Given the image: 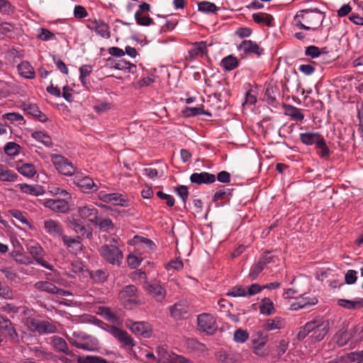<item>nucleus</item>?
<instances>
[{
  "mask_svg": "<svg viewBox=\"0 0 363 363\" xmlns=\"http://www.w3.org/2000/svg\"><path fill=\"white\" fill-rule=\"evenodd\" d=\"M99 215V211L94 205L84 204L77 208V212L72 215L69 220L76 233L84 235L86 224L96 223Z\"/></svg>",
  "mask_w": 363,
  "mask_h": 363,
  "instance_id": "obj_1",
  "label": "nucleus"
},
{
  "mask_svg": "<svg viewBox=\"0 0 363 363\" xmlns=\"http://www.w3.org/2000/svg\"><path fill=\"white\" fill-rule=\"evenodd\" d=\"M325 18V13L316 8L298 11L293 20V25L306 30H317Z\"/></svg>",
  "mask_w": 363,
  "mask_h": 363,
  "instance_id": "obj_2",
  "label": "nucleus"
},
{
  "mask_svg": "<svg viewBox=\"0 0 363 363\" xmlns=\"http://www.w3.org/2000/svg\"><path fill=\"white\" fill-rule=\"evenodd\" d=\"M157 357L152 353L148 352L145 354L149 359L148 363H193L190 359L174 353L169 354L163 347L156 348Z\"/></svg>",
  "mask_w": 363,
  "mask_h": 363,
  "instance_id": "obj_3",
  "label": "nucleus"
},
{
  "mask_svg": "<svg viewBox=\"0 0 363 363\" xmlns=\"http://www.w3.org/2000/svg\"><path fill=\"white\" fill-rule=\"evenodd\" d=\"M69 341L77 348L86 351H95L99 346L96 338L84 333L74 332Z\"/></svg>",
  "mask_w": 363,
  "mask_h": 363,
  "instance_id": "obj_4",
  "label": "nucleus"
},
{
  "mask_svg": "<svg viewBox=\"0 0 363 363\" xmlns=\"http://www.w3.org/2000/svg\"><path fill=\"white\" fill-rule=\"evenodd\" d=\"M118 298L127 308H132L133 306H140L143 303V301L139 297L137 288L134 285L125 286L120 291Z\"/></svg>",
  "mask_w": 363,
  "mask_h": 363,
  "instance_id": "obj_5",
  "label": "nucleus"
},
{
  "mask_svg": "<svg viewBox=\"0 0 363 363\" xmlns=\"http://www.w3.org/2000/svg\"><path fill=\"white\" fill-rule=\"evenodd\" d=\"M197 328L207 335H213L218 330L216 318L210 313L199 314L197 316Z\"/></svg>",
  "mask_w": 363,
  "mask_h": 363,
  "instance_id": "obj_6",
  "label": "nucleus"
},
{
  "mask_svg": "<svg viewBox=\"0 0 363 363\" xmlns=\"http://www.w3.org/2000/svg\"><path fill=\"white\" fill-rule=\"evenodd\" d=\"M100 255L111 264H119L123 259V253L119 248L113 245H105L99 249Z\"/></svg>",
  "mask_w": 363,
  "mask_h": 363,
  "instance_id": "obj_7",
  "label": "nucleus"
},
{
  "mask_svg": "<svg viewBox=\"0 0 363 363\" xmlns=\"http://www.w3.org/2000/svg\"><path fill=\"white\" fill-rule=\"evenodd\" d=\"M50 159L60 173L66 176H72L75 174L76 168L72 163L65 157L60 155L53 154L51 155Z\"/></svg>",
  "mask_w": 363,
  "mask_h": 363,
  "instance_id": "obj_8",
  "label": "nucleus"
},
{
  "mask_svg": "<svg viewBox=\"0 0 363 363\" xmlns=\"http://www.w3.org/2000/svg\"><path fill=\"white\" fill-rule=\"evenodd\" d=\"M86 26L103 38L108 39L111 37L109 26L101 19L89 18L86 20Z\"/></svg>",
  "mask_w": 363,
  "mask_h": 363,
  "instance_id": "obj_9",
  "label": "nucleus"
},
{
  "mask_svg": "<svg viewBox=\"0 0 363 363\" xmlns=\"http://www.w3.org/2000/svg\"><path fill=\"white\" fill-rule=\"evenodd\" d=\"M310 324L313 328L311 331V337L315 342L322 340L328 333L329 323L327 320L317 318L310 321Z\"/></svg>",
  "mask_w": 363,
  "mask_h": 363,
  "instance_id": "obj_10",
  "label": "nucleus"
},
{
  "mask_svg": "<svg viewBox=\"0 0 363 363\" xmlns=\"http://www.w3.org/2000/svg\"><path fill=\"white\" fill-rule=\"evenodd\" d=\"M73 182L82 191L86 194L96 192L99 189V186L91 177L82 174H75Z\"/></svg>",
  "mask_w": 363,
  "mask_h": 363,
  "instance_id": "obj_11",
  "label": "nucleus"
},
{
  "mask_svg": "<svg viewBox=\"0 0 363 363\" xmlns=\"http://www.w3.org/2000/svg\"><path fill=\"white\" fill-rule=\"evenodd\" d=\"M27 250L37 264L48 269L52 270V265L45 259V250L38 243L34 242L28 245Z\"/></svg>",
  "mask_w": 363,
  "mask_h": 363,
  "instance_id": "obj_12",
  "label": "nucleus"
},
{
  "mask_svg": "<svg viewBox=\"0 0 363 363\" xmlns=\"http://www.w3.org/2000/svg\"><path fill=\"white\" fill-rule=\"evenodd\" d=\"M98 198L103 202L121 206H127L128 203L127 197L120 193L107 194L101 191L98 193Z\"/></svg>",
  "mask_w": 363,
  "mask_h": 363,
  "instance_id": "obj_13",
  "label": "nucleus"
},
{
  "mask_svg": "<svg viewBox=\"0 0 363 363\" xmlns=\"http://www.w3.org/2000/svg\"><path fill=\"white\" fill-rule=\"evenodd\" d=\"M71 199H48L43 201V205L53 212L64 213L68 211L69 200Z\"/></svg>",
  "mask_w": 363,
  "mask_h": 363,
  "instance_id": "obj_14",
  "label": "nucleus"
},
{
  "mask_svg": "<svg viewBox=\"0 0 363 363\" xmlns=\"http://www.w3.org/2000/svg\"><path fill=\"white\" fill-rule=\"evenodd\" d=\"M208 52L206 41L196 42L192 44L191 48L188 51L186 59L189 62H193L197 57L206 55Z\"/></svg>",
  "mask_w": 363,
  "mask_h": 363,
  "instance_id": "obj_15",
  "label": "nucleus"
},
{
  "mask_svg": "<svg viewBox=\"0 0 363 363\" xmlns=\"http://www.w3.org/2000/svg\"><path fill=\"white\" fill-rule=\"evenodd\" d=\"M29 324L32 330L40 334L54 333L57 330V328L47 320H31Z\"/></svg>",
  "mask_w": 363,
  "mask_h": 363,
  "instance_id": "obj_16",
  "label": "nucleus"
},
{
  "mask_svg": "<svg viewBox=\"0 0 363 363\" xmlns=\"http://www.w3.org/2000/svg\"><path fill=\"white\" fill-rule=\"evenodd\" d=\"M251 340L255 353L259 355L262 354L261 351L267 342V335L264 332L258 330L252 335Z\"/></svg>",
  "mask_w": 363,
  "mask_h": 363,
  "instance_id": "obj_17",
  "label": "nucleus"
},
{
  "mask_svg": "<svg viewBox=\"0 0 363 363\" xmlns=\"http://www.w3.org/2000/svg\"><path fill=\"white\" fill-rule=\"evenodd\" d=\"M108 332L124 346L133 347L135 345L133 338L125 330L112 326L109 328Z\"/></svg>",
  "mask_w": 363,
  "mask_h": 363,
  "instance_id": "obj_18",
  "label": "nucleus"
},
{
  "mask_svg": "<svg viewBox=\"0 0 363 363\" xmlns=\"http://www.w3.org/2000/svg\"><path fill=\"white\" fill-rule=\"evenodd\" d=\"M238 48L246 55L255 54L261 56L264 53V49L260 48L256 42L251 40H242Z\"/></svg>",
  "mask_w": 363,
  "mask_h": 363,
  "instance_id": "obj_19",
  "label": "nucleus"
},
{
  "mask_svg": "<svg viewBox=\"0 0 363 363\" xmlns=\"http://www.w3.org/2000/svg\"><path fill=\"white\" fill-rule=\"evenodd\" d=\"M127 326L137 336L148 337L151 335L149 325L145 322L132 323L130 321L127 323Z\"/></svg>",
  "mask_w": 363,
  "mask_h": 363,
  "instance_id": "obj_20",
  "label": "nucleus"
},
{
  "mask_svg": "<svg viewBox=\"0 0 363 363\" xmlns=\"http://www.w3.org/2000/svg\"><path fill=\"white\" fill-rule=\"evenodd\" d=\"M286 325L285 318L279 316L266 320L263 328L267 332L284 329Z\"/></svg>",
  "mask_w": 363,
  "mask_h": 363,
  "instance_id": "obj_21",
  "label": "nucleus"
},
{
  "mask_svg": "<svg viewBox=\"0 0 363 363\" xmlns=\"http://www.w3.org/2000/svg\"><path fill=\"white\" fill-rule=\"evenodd\" d=\"M216 176L213 174L202 172L201 173H193L190 176V181L193 184L201 185L203 184H212L216 181Z\"/></svg>",
  "mask_w": 363,
  "mask_h": 363,
  "instance_id": "obj_22",
  "label": "nucleus"
},
{
  "mask_svg": "<svg viewBox=\"0 0 363 363\" xmlns=\"http://www.w3.org/2000/svg\"><path fill=\"white\" fill-rule=\"evenodd\" d=\"M358 329L356 326L349 330H340L335 334L336 343L340 347L345 345L354 337Z\"/></svg>",
  "mask_w": 363,
  "mask_h": 363,
  "instance_id": "obj_23",
  "label": "nucleus"
},
{
  "mask_svg": "<svg viewBox=\"0 0 363 363\" xmlns=\"http://www.w3.org/2000/svg\"><path fill=\"white\" fill-rule=\"evenodd\" d=\"M62 241L65 245H66L68 248L69 251L75 255H77L79 252H80L82 249V244L79 236H77L76 238H72L67 235H63Z\"/></svg>",
  "mask_w": 363,
  "mask_h": 363,
  "instance_id": "obj_24",
  "label": "nucleus"
},
{
  "mask_svg": "<svg viewBox=\"0 0 363 363\" xmlns=\"http://www.w3.org/2000/svg\"><path fill=\"white\" fill-rule=\"evenodd\" d=\"M45 232L55 238L62 235V228L60 223L52 219H48L44 221Z\"/></svg>",
  "mask_w": 363,
  "mask_h": 363,
  "instance_id": "obj_25",
  "label": "nucleus"
},
{
  "mask_svg": "<svg viewBox=\"0 0 363 363\" xmlns=\"http://www.w3.org/2000/svg\"><path fill=\"white\" fill-rule=\"evenodd\" d=\"M135 249L141 252L142 251L149 253L152 251L155 247V243L150 239L143 237H135Z\"/></svg>",
  "mask_w": 363,
  "mask_h": 363,
  "instance_id": "obj_26",
  "label": "nucleus"
},
{
  "mask_svg": "<svg viewBox=\"0 0 363 363\" xmlns=\"http://www.w3.org/2000/svg\"><path fill=\"white\" fill-rule=\"evenodd\" d=\"M51 345L57 352H62L68 356L73 357L74 354L69 350L66 341L61 337L53 336L51 337Z\"/></svg>",
  "mask_w": 363,
  "mask_h": 363,
  "instance_id": "obj_27",
  "label": "nucleus"
},
{
  "mask_svg": "<svg viewBox=\"0 0 363 363\" xmlns=\"http://www.w3.org/2000/svg\"><path fill=\"white\" fill-rule=\"evenodd\" d=\"M145 289L156 298L157 301H162L166 296L165 289L159 284L147 283L144 286Z\"/></svg>",
  "mask_w": 363,
  "mask_h": 363,
  "instance_id": "obj_28",
  "label": "nucleus"
},
{
  "mask_svg": "<svg viewBox=\"0 0 363 363\" xmlns=\"http://www.w3.org/2000/svg\"><path fill=\"white\" fill-rule=\"evenodd\" d=\"M23 193L31 196H41L44 194L45 190L41 185L39 184H18L17 186Z\"/></svg>",
  "mask_w": 363,
  "mask_h": 363,
  "instance_id": "obj_29",
  "label": "nucleus"
},
{
  "mask_svg": "<svg viewBox=\"0 0 363 363\" xmlns=\"http://www.w3.org/2000/svg\"><path fill=\"white\" fill-rule=\"evenodd\" d=\"M18 74L26 79H32L35 78V73L34 68L27 61L21 62L17 67Z\"/></svg>",
  "mask_w": 363,
  "mask_h": 363,
  "instance_id": "obj_30",
  "label": "nucleus"
},
{
  "mask_svg": "<svg viewBox=\"0 0 363 363\" xmlns=\"http://www.w3.org/2000/svg\"><path fill=\"white\" fill-rule=\"evenodd\" d=\"M98 313L100 314L105 320L116 325L121 323V320L116 314L111 310L110 308L101 306L98 308Z\"/></svg>",
  "mask_w": 363,
  "mask_h": 363,
  "instance_id": "obj_31",
  "label": "nucleus"
},
{
  "mask_svg": "<svg viewBox=\"0 0 363 363\" xmlns=\"http://www.w3.org/2000/svg\"><path fill=\"white\" fill-rule=\"evenodd\" d=\"M337 304L338 306L349 310L359 309L363 308V298H359L356 300L340 298L338 299Z\"/></svg>",
  "mask_w": 363,
  "mask_h": 363,
  "instance_id": "obj_32",
  "label": "nucleus"
},
{
  "mask_svg": "<svg viewBox=\"0 0 363 363\" xmlns=\"http://www.w3.org/2000/svg\"><path fill=\"white\" fill-rule=\"evenodd\" d=\"M252 17L253 21L257 24L269 27L272 26L274 18L270 14L259 12L253 13Z\"/></svg>",
  "mask_w": 363,
  "mask_h": 363,
  "instance_id": "obj_33",
  "label": "nucleus"
},
{
  "mask_svg": "<svg viewBox=\"0 0 363 363\" xmlns=\"http://www.w3.org/2000/svg\"><path fill=\"white\" fill-rule=\"evenodd\" d=\"M259 309L260 313L265 315H270L275 312L274 303L269 298H264L261 301Z\"/></svg>",
  "mask_w": 363,
  "mask_h": 363,
  "instance_id": "obj_34",
  "label": "nucleus"
},
{
  "mask_svg": "<svg viewBox=\"0 0 363 363\" xmlns=\"http://www.w3.org/2000/svg\"><path fill=\"white\" fill-rule=\"evenodd\" d=\"M35 289L55 294L57 291V287L52 283L48 281H38L34 284Z\"/></svg>",
  "mask_w": 363,
  "mask_h": 363,
  "instance_id": "obj_35",
  "label": "nucleus"
},
{
  "mask_svg": "<svg viewBox=\"0 0 363 363\" xmlns=\"http://www.w3.org/2000/svg\"><path fill=\"white\" fill-rule=\"evenodd\" d=\"M321 138V135L318 133H300L301 141L307 145H312L317 144L319 140Z\"/></svg>",
  "mask_w": 363,
  "mask_h": 363,
  "instance_id": "obj_36",
  "label": "nucleus"
},
{
  "mask_svg": "<svg viewBox=\"0 0 363 363\" xmlns=\"http://www.w3.org/2000/svg\"><path fill=\"white\" fill-rule=\"evenodd\" d=\"M279 89L277 86L269 84L264 91V100L271 105H274L277 100Z\"/></svg>",
  "mask_w": 363,
  "mask_h": 363,
  "instance_id": "obj_37",
  "label": "nucleus"
},
{
  "mask_svg": "<svg viewBox=\"0 0 363 363\" xmlns=\"http://www.w3.org/2000/svg\"><path fill=\"white\" fill-rule=\"evenodd\" d=\"M113 67L119 70H125L132 74L135 73L137 70L135 65L123 60H117L114 65H113Z\"/></svg>",
  "mask_w": 363,
  "mask_h": 363,
  "instance_id": "obj_38",
  "label": "nucleus"
},
{
  "mask_svg": "<svg viewBox=\"0 0 363 363\" xmlns=\"http://www.w3.org/2000/svg\"><path fill=\"white\" fill-rule=\"evenodd\" d=\"M285 114L296 121H301L304 119V114L301 110L291 105L285 106Z\"/></svg>",
  "mask_w": 363,
  "mask_h": 363,
  "instance_id": "obj_39",
  "label": "nucleus"
},
{
  "mask_svg": "<svg viewBox=\"0 0 363 363\" xmlns=\"http://www.w3.org/2000/svg\"><path fill=\"white\" fill-rule=\"evenodd\" d=\"M84 270V265L82 262L77 260L70 264V269L65 270V274L68 277L74 278L76 274H79Z\"/></svg>",
  "mask_w": 363,
  "mask_h": 363,
  "instance_id": "obj_40",
  "label": "nucleus"
},
{
  "mask_svg": "<svg viewBox=\"0 0 363 363\" xmlns=\"http://www.w3.org/2000/svg\"><path fill=\"white\" fill-rule=\"evenodd\" d=\"M143 259V257L142 256V253L135 249L128 256L127 262L129 267L136 268L140 264Z\"/></svg>",
  "mask_w": 363,
  "mask_h": 363,
  "instance_id": "obj_41",
  "label": "nucleus"
},
{
  "mask_svg": "<svg viewBox=\"0 0 363 363\" xmlns=\"http://www.w3.org/2000/svg\"><path fill=\"white\" fill-rule=\"evenodd\" d=\"M18 175L13 171L0 164V180L3 182H15Z\"/></svg>",
  "mask_w": 363,
  "mask_h": 363,
  "instance_id": "obj_42",
  "label": "nucleus"
},
{
  "mask_svg": "<svg viewBox=\"0 0 363 363\" xmlns=\"http://www.w3.org/2000/svg\"><path fill=\"white\" fill-rule=\"evenodd\" d=\"M197 5L198 11L204 13H215L218 10L215 4L207 1H200Z\"/></svg>",
  "mask_w": 363,
  "mask_h": 363,
  "instance_id": "obj_43",
  "label": "nucleus"
},
{
  "mask_svg": "<svg viewBox=\"0 0 363 363\" xmlns=\"http://www.w3.org/2000/svg\"><path fill=\"white\" fill-rule=\"evenodd\" d=\"M345 363H362L363 361V350L352 352L342 357Z\"/></svg>",
  "mask_w": 363,
  "mask_h": 363,
  "instance_id": "obj_44",
  "label": "nucleus"
},
{
  "mask_svg": "<svg viewBox=\"0 0 363 363\" xmlns=\"http://www.w3.org/2000/svg\"><path fill=\"white\" fill-rule=\"evenodd\" d=\"M221 66L225 69L230 71L238 66V60L236 57L230 55L222 60Z\"/></svg>",
  "mask_w": 363,
  "mask_h": 363,
  "instance_id": "obj_45",
  "label": "nucleus"
},
{
  "mask_svg": "<svg viewBox=\"0 0 363 363\" xmlns=\"http://www.w3.org/2000/svg\"><path fill=\"white\" fill-rule=\"evenodd\" d=\"M18 171L20 174L28 178L33 177L37 173L35 166L29 163H25L19 166Z\"/></svg>",
  "mask_w": 363,
  "mask_h": 363,
  "instance_id": "obj_46",
  "label": "nucleus"
},
{
  "mask_svg": "<svg viewBox=\"0 0 363 363\" xmlns=\"http://www.w3.org/2000/svg\"><path fill=\"white\" fill-rule=\"evenodd\" d=\"M32 138H33L37 141L41 143L46 147L52 146V140L50 135L47 133L42 131H35L31 134Z\"/></svg>",
  "mask_w": 363,
  "mask_h": 363,
  "instance_id": "obj_47",
  "label": "nucleus"
},
{
  "mask_svg": "<svg viewBox=\"0 0 363 363\" xmlns=\"http://www.w3.org/2000/svg\"><path fill=\"white\" fill-rule=\"evenodd\" d=\"M136 23L140 26H148L154 24V21L149 16L144 15L140 11L135 13Z\"/></svg>",
  "mask_w": 363,
  "mask_h": 363,
  "instance_id": "obj_48",
  "label": "nucleus"
},
{
  "mask_svg": "<svg viewBox=\"0 0 363 363\" xmlns=\"http://www.w3.org/2000/svg\"><path fill=\"white\" fill-rule=\"evenodd\" d=\"M3 119L7 120L11 123L18 122V124L22 125L26 123V121L24 120L23 116L16 112H11L4 113L2 116Z\"/></svg>",
  "mask_w": 363,
  "mask_h": 363,
  "instance_id": "obj_49",
  "label": "nucleus"
},
{
  "mask_svg": "<svg viewBox=\"0 0 363 363\" xmlns=\"http://www.w3.org/2000/svg\"><path fill=\"white\" fill-rule=\"evenodd\" d=\"M78 363H108L106 359L98 357L87 355L86 357H79L77 358Z\"/></svg>",
  "mask_w": 363,
  "mask_h": 363,
  "instance_id": "obj_50",
  "label": "nucleus"
},
{
  "mask_svg": "<svg viewBox=\"0 0 363 363\" xmlns=\"http://www.w3.org/2000/svg\"><path fill=\"white\" fill-rule=\"evenodd\" d=\"M93 225L99 226L100 230L108 232L113 228V224L110 218H105L101 220L99 216L97 218V222Z\"/></svg>",
  "mask_w": 363,
  "mask_h": 363,
  "instance_id": "obj_51",
  "label": "nucleus"
},
{
  "mask_svg": "<svg viewBox=\"0 0 363 363\" xmlns=\"http://www.w3.org/2000/svg\"><path fill=\"white\" fill-rule=\"evenodd\" d=\"M226 294L228 296L233 297L247 296V288L241 285H238L233 287Z\"/></svg>",
  "mask_w": 363,
  "mask_h": 363,
  "instance_id": "obj_52",
  "label": "nucleus"
},
{
  "mask_svg": "<svg viewBox=\"0 0 363 363\" xmlns=\"http://www.w3.org/2000/svg\"><path fill=\"white\" fill-rule=\"evenodd\" d=\"M111 108L112 104L108 101H100L93 106L94 111L98 114L106 113Z\"/></svg>",
  "mask_w": 363,
  "mask_h": 363,
  "instance_id": "obj_53",
  "label": "nucleus"
},
{
  "mask_svg": "<svg viewBox=\"0 0 363 363\" xmlns=\"http://www.w3.org/2000/svg\"><path fill=\"white\" fill-rule=\"evenodd\" d=\"M107 277V273L101 269H98L90 272V277L95 282H104L106 280Z\"/></svg>",
  "mask_w": 363,
  "mask_h": 363,
  "instance_id": "obj_54",
  "label": "nucleus"
},
{
  "mask_svg": "<svg viewBox=\"0 0 363 363\" xmlns=\"http://www.w3.org/2000/svg\"><path fill=\"white\" fill-rule=\"evenodd\" d=\"M20 146L16 143L9 142L4 146V152L7 155L14 156L19 153Z\"/></svg>",
  "mask_w": 363,
  "mask_h": 363,
  "instance_id": "obj_55",
  "label": "nucleus"
},
{
  "mask_svg": "<svg viewBox=\"0 0 363 363\" xmlns=\"http://www.w3.org/2000/svg\"><path fill=\"white\" fill-rule=\"evenodd\" d=\"M184 264L181 259L177 258L170 260L166 265L165 268L167 271L177 270L179 271L183 269Z\"/></svg>",
  "mask_w": 363,
  "mask_h": 363,
  "instance_id": "obj_56",
  "label": "nucleus"
},
{
  "mask_svg": "<svg viewBox=\"0 0 363 363\" xmlns=\"http://www.w3.org/2000/svg\"><path fill=\"white\" fill-rule=\"evenodd\" d=\"M315 145L320 150L319 155L321 157H327L329 156L330 150L326 145L325 140L322 137Z\"/></svg>",
  "mask_w": 363,
  "mask_h": 363,
  "instance_id": "obj_57",
  "label": "nucleus"
},
{
  "mask_svg": "<svg viewBox=\"0 0 363 363\" xmlns=\"http://www.w3.org/2000/svg\"><path fill=\"white\" fill-rule=\"evenodd\" d=\"M186 114L189 116L198 115L211 116L210 112L204 111L201 107H189L186 108Z\"/></svg>",
  "mask_w": 363,
  "mask_h": 363,
  "instance_id": "obj_58",
  "label": "nucleus"
},
{
  "mask_svg": "<svg viewBox=\"0 0 363 363\" xmlns=\"http://www.w3.org/2000/svg\"><path fill=\"white\" fill-rule=\"evenodd\" d=\"M264 267L257 262L256 264L252 266L250 270L248 277L251 281L256 279L258 277V275L262 272L264 269Z\"/></svg>",
  "mask_w": 363,
  "mask_h": 363,
  "instance_id": "obj_59",
  "label": "nucleus"
},
{
  "mask_svg": "<svg viewBox=\"0 0 363 363\" xmlns=\"http://www.w3.org/2000/svg\"><path fill=\"white\" fill-rule=\"evenodd\" d=\"M249 337L247 332L242 329H238L235 331L233 339L236 342H245Z\"/></svg>",
  "mask_w": 363,
  "mask_h": 363,
  "instance_id": "obj_60",
  "label": "nucleus"
},
{
  "mask_svg": "<svg viewBox=\"0 0 363 363\" xmlns=\"http://www.w3.org/2000/svg\"><path fill=\"white\" fill-rule=\"evenodd\" d=\"M233 307V304L227 299L220 298L216 302L214 308L220 311H228L229 308Z\"/></svg>",
  "mask_w": 363,
  "mask_h": 363,
  "instance_id": "obj_61",
  "label": "nucleus"
},
{
  "mask_svg": "<svg viewBox=\"0 0 363 363\" xmlns=\"http://www.w3.org/2000/svg\"><path fill=\"white\" fill-rule=\"evenodd\" d=\"M38 37L43 41L55 40V35L51 31L46 28H40L38 32Z\"/></svg>",
  "mask_w": 363,
  "mask_h": 363,
  "instance_id": "obj_62",
  "label": "nucleus"
},
{
  "mask_svg": "<svg viewBox=\"0 0 363 363\" xmlns=\"http://www.w3.org/2000/svg\"><path fill=\"white\" fill-rule=\"evenodd\" d=\"M9 214L18 220L20 222L24 224H28V221L27 220L26 216L25 213H22L19 210L17 209H11L9 211Z\"/></svg>",
  "mask_w": 363,
  "mask_h": 363,
  "instance_id": "obj_63",
  "label": "nucleus"
},
{
  "mask_svg": "<svg viewBox=\"0 0 363 363\" xmlns=\"http://www.w3.org/2000/svg\"><path fill=\"white\" fill-rule=\"evenodd\" d=\"M312 325L310 324V322H308L306 324H305L304 326L301 327L300 330L297 334V338L299 340H303L308 334L311 333Z\"/></svg>",
  "mask_w": 363,
  "mask_h": 363,
  "instance_id": "obj_64",
  "label": "nucleus"
}]
</instances>
